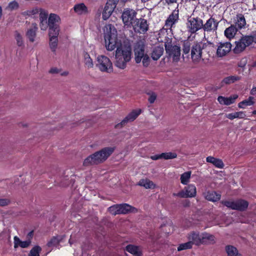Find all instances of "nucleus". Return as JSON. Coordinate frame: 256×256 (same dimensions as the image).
I'll return each mask as SVG.
<instances>
[{"label": "nucleus", "instance_id": "nucleus-4", "mask_svg": "<svg viewBox=\"0 0 256 256\" xmlns=\"http://www.w3.org/2000/svg\"><path fill=\"white\" fill-rule=\"evenodd\" d=\"M60 17L55 14H50L48 18V36H58L60 32Z\"/></svg>", "mask_w": 256, "mask_h": 256}, {"label": "nucleus", "instance_id": "nucleus-57", "mask_svg": "<svg viewBox=\"0 0 256 256\" xmlns=\"http://www.w3.org/2000/svg\"><path fill=\"white\" fill-rule=\"evenodd\" d=\"M252 36L253 40V42L256 44V30L252 32V34H250Z\"/></svg>", "mask_w": 256, "mask_h": 256}, {"label": "nucleus", "instance_id": "nucleus-16", "mask_svg": "<svg viewBox=\"0 0 256 256\" xmlns=\"http://www.w3.org/2000/svg\"><path fill=\"white\" fill-rule=\"evenodd\" d=\"M218 23L214 18L210 17L204 24L203 23L202 30L206 32H215L218 29Z\"/></svg>", "mask_w": 256, "mask_h": 256}, {"label": "nucleus", "instance_id": "nucleus-63", "mask_svg": "<svg viewBox=\"0 0 256 256\" xmlns=\"http://www.w3.org/2000/svg\"><path fill=\"white\" fill-rule=\"evenodd\" d=\"M252 114L253 115H256V110L252 112Z\"/></svg>", "mask_w": 256, "mask_h": 256}, {"label": "nucleus", "instance_id": "nucleus-10", "mask_svg": "<svg viewBox=\"0 0 256 256\" xmlns=\"http://www.w3.org/2000/svg\"><path fill=\"white\" fill-rule=\"evenodd\" d=\"M196 194V186L194 184H190L180 192L177 193H173L172 196L174 197L188 198L194 197Z\"/></svg>", "mask_w": 256, "mask_h": 256}, {"label": "nucleus", "instance_id": "nucleus-2", "mask_svg": "<svg viewBox=\"0 0 256 256\" xmlns=\"http://www.w3.org/2000/svg\"><path fill=\"white\" fill-rule=\"evenodd\" d=\"M115 150V146L104 147L86 158L84 160L83 166H89L102 164L112 154Z\"/></svg>", "mask_w": 256, "mask_h": 256}, {"label": "nucleus", "instance_id": "nucleus-55", "mask_svg": "<svg viewBox=\"0 0 256 256\" xmlns=\"http://www.w3.org/2000/svg\"><path fill=\"white\" fill-rule=\"evenodd\" d=\"M165 1V3L168 5H170L174 4L177 3L178 0H164Z\"/></svg>", "mask_w": 256, "mask_h": 256}, {"label": "nucleus", "instance_id": "nucleus-64", "mask_svg": "<svg viewBox=\"0 0 256 256\" xmlns=\"http://www.w3.org/2000/svg\"><path fill=\"white\" fill-rule=\"evenodd\" d=\"M23 126H26L27 125L26 124H20Z\"/></svg>", "mask_w": 256, "mask_h": 256}, {"label": "nucleus", "instance_id": "nucleus-19", "mask_svg": "<svg viewBox=\"0 0 256 256\" xmlns=\"http://www.w3.org/2000/svg\"><path fill=\"white\" fill-rule=\"evenodd\" d=\"M188 238L190 242H192V245L200 246L202 244V234H200L198 232H192L188 234Z\"/></svg>", "mask_w": 256, "mask_h": 256}, {"label": "nucleus", "instance_id": "nucleus-42", "mask_svg": "<svg viewBox=\"0 0 256 256\" xmlns=\"http://www.w3.org/2000/svg\"><path fill=\"white\" fill-rule=\"evenodd\" d=\"M160 156L162 159L166 160L174 159L177 157V154L172 152H162L160 154Z\"/></svg>", "mask_w": 256, "mask_h": 256}, {"label": "nucleus", "instance_id": "nucleus-15", "mask_svg": "<svg viewBox=\"0 0 256 256\" xmlns=\"http://www.w3.org/2000/svg\"><path fill=\"white\" fill-rule=\"evenodd\" d=\"M144 44L142 42H137L134 46L135 60L137 64L140 63L144 54Z\"/></svg>", "mask_w": 256, "mask_h": 256}, {"label": "nucleus", "instance_id": "nucleus-61", "mask_svg": "<svg viewBox=\"0 0 256 256\" xmlns=\"http://www.w3.org/2000/svg\"><path fill=\"white\" fill-rule=\"evenodd\" d=\"M2 16V10L1 6H0V19L1 18Z\"/></svg>", "mask_w": 256, "mask_h": 256}, {"label": "nucleus", "instance_id": "nucleus-32", "mask_svg": "<svg viewBox=\"0 0 256 256\" xmlns=\"http://www.w3.org/2000/svg\"><path fill=\"white\" fill-rule=\"evenodd\" d=\"M254 97L249 96L248 99L244 100L238 104V107L240 108H245L247 106H251L254 104Z\"/></svg>", "mask_w": 256, "mask_h": 256}, {"label": "nucleus", "instance_id": "nucleus-60", "mask_svg": "<svg viewBox=\"0 0 256 256\" xmlns=\"http://www.w3.org/2000/svg\"><path fill=\"white\" fill-rule=\"evenodd\" d=\"M74 242V240H72V236H71L69 240V243L71 245Z\"/></svg>", "mask_w": 256, "mask_h": 256}, {"label": "nucleus", "instance_id": "nucleus-6", "mask_svg": "<svg viewBox=\"0 0 256 256\" xmlns=\"http://www.w3.org/2000/svg\"><path fill=\"white\" fill-rule=\"evenodd\" d=\"M203 26V20L200 18L189 17L188 18L186 27L188 32L191 34H196L198 30L202 29Z\"/></svg>", "mask_w": 256, "mask_h": 256}, {"label": "nucleus", "instance_id": "nucleus-52", "mask_svg": "<svg viewBox=\"0 0 256 256\" xmlns=\"http://www.w3.org/2000/svg\"><path fill=\"white\" fill-rule=\"evenodd\" d=\"M40 29L42 30H45L48 27V22H42V21H40Z\"/></svg>", "mask_w": 256, "mask_h": 256}, {"label": "nucleus", "instance_id": "nucleus-56", "mask_svg": "<svg viewBox=\"0 0 256 256\" xmlns=\"http://www.w3.org/2000/svg\"><path fill=\"white\" fill-rule=\"evenodd\" d=\"M49 72L51 74H58V70L56 68H52Z\"/></svg>", "mask_w": 256, "mask_h": 256}, {"label": "nucleus", "instance_id": "nucleus-38", "mask_svg": "<svg viewBox=\"0 0 256 256\" xmlns=\"http://www.w3.org/2000/svg\"><path fill=\"white\" fill-rule=\"evenodd\" d=\"M114 10L109 8L106 7V6H104V10L102 12V18L103 20H108L111 14H112V12H114Z\"/></svg>", "mask_w": 256, "mask_h": 256}, {"label": "nucleus", "instance_id": "nucleus-21", "mask_svg": "<svg viewBox=\"0 0 256 256\" xmlns=\"http://www.w3.org/2000/svg\"><path fill=\"white\" fill-rule=\"evenodd\" d=\"M216 242V238L213 234L206 232L202 233V244H212Z\"/></svg>", "mask_w": 256, "mask_h": 256}, {"label": "nucleus", "instance_id": "nucleus-14", "mask_svg": "<svg viewBox=\"0 0 256 256\" xmlns=\"http://www.w3.org/2000/svg\"><path fill=\"white\" fill-rule=\"evenodd\" d=\"M170 47L165 50L166 54L169 57L172 58L174 61H178L180 56V46L179 45H172Z\"/></svg>", "mask_w": 256, "mask_h": 256}, {"label": "nucleus", "instance_id": "nucleus-26", "mask_svg": "<svg viewBox=\"0 0 256 256\" xmlns=\"http://www.w3.org/2000/svg\"><path fill=\"white\" fill-rule=\"evenodd\" d=\"M234 23L236 26L238 30H241L244 28L246 24V20L244 16L242 14H236V18L234 19Z\"/></svg>", "mask_w": 256, "mask_h": 256}, {"label": "nucleus", "instance_id": "nucleus-20", "mask_svg": "<svg viewBox=\"0 0 256 256\" xmlns=\"http://www.w3.org/2000/svg\"><path fill=\"white\" fill-rule=\"evenodd\" d=\"M30 244L31 240H30L22 241L17 236H14V249H16L18 247L24 248H27L30 245Z\"/></svg>", "mask_w": 256, "mask_h": 256}, {"label": "nucleus", "instance_id": "nucleus-47", "mask_svg": "<svg viewBox=\"0 0 256 256\" xmlns=\"http://www.w3.org/2000/svg\"><path fill=\"white\" fill-rule=\"evenodd\" d=\"M119 0H108L105 6L115 9Z\"/></svg>", "mask_w": 256, "mask_h": 256}, {"label": "nucleus", "instance_id": "nucleus-24", "mask_svg": "<svg viewBox=\"0 0 256 256\" xmlns=\"http://www.w3.org/2000/svg\"><path fill=\"white\" fill-rule=\"evenodd\" d=\"M73 9L78 15L86 14L88 12V7L83 2L76 4Z\"/></svg>", "mask_w": 256, "mask_h": 256}, {"label": "nucleus", "instance_id": "nucleus-9", "mask_svg": "<svg viewBox=\"0 0 256 256\" xmlns=\"http://www.w3.org/2000/svg\"><path fill=\"white\" fill-rule=\"evenodd\" d=\"M97 66L102 72L110 73L112 72L113 68L111 61L104 56H99L98 57Z\"/></svg>", "mask_w": 256, "mask_h": 256}, {"label": "nucleus", "instance_id": "nucleus-43", "mask_svg": "<svg viewBox=\"0 0 256 256\" xmlns=\"http://www.w3.org/2000/svg\"><path fill=\"white\" fill-rule=\"evenodd\" d=\"M41 250V248L39 246H36L30 250L28 256H40V253Z\"/></svg>", "mask_w": 256, "mask_h": 256}, {"label": "nucleus", "instance_id": "nucleus-17", "mask_svg": "<svg viewBox=\"0 0 256 256\" xmlns=\"http://www.w3.org/2000/svg\"><path fill=\"white\" fill-rule=\"evenodd\" d=\"M232 45L230 42L220 44L216 50V55L218 57H222L226 55L232 50Z\"/></svg>", "mask_w": 256, "mask_h": 256}, {"label": "nucleus", "instance_id": "nucleus-49", "mask_svg": "<svg viewBox=\"0 0 256 256\" xmlns=\"http://www.w3.org/2000/svg\"><path fill=\"white\" fill-rule=\"evenodd\" d=\"M172 38H168V36H166L164 39V47L165 50L166 48H170V46H172Z\"/></svg>", "mask_w": 256, "mask_h": 256}, {"label": "nucleus", "instance_id": "nucleus-45", "mask_svg": "<svg viewBox=\"0 0 256 256\" xmlns=\"http://www.w3.org/2000/svg\"><path fill=\"white\" fill-rule=\"evenodd\" d=\"M19 7L18 2L15 0L10 2L6 8V10L10 11L17 10Z\"/></svg>", "mask_w": 256, "mask_h": 256}, {"label": "nucleus", "instance_id": "nucleus-40", "mask_svg": "<svg viewBox=\"0 0 256 256\" xmlns=\"http://www.w3.org/2000/svg\"><path fill=\"white\" fill-rule=\"evenodd\" d=\"M240 79V77L236 76H231L225 78L223 80V82L226 84H230L233 83L236 81L239 80Z\"/></svg>", "mask_w": 256, "mask_h": 256}, {"label": "nucleus", "instance_id": "nucleus-31", "mask_svg": "<svg viewBox=\"0 0 256 256\" xmlns=\"http://www.w3.org/2000/svg\"><path fill=\"white\" fill-rule=\"evenodd\" d=\"M126 250L127 252L132 254L134 256H141L142 250L138 246L129 244L126 246Z\"/></svg>", "mask_w": 256, "mask_h": 256}, {"label": "nucleus", "instance_id": "nucleus-29", "mask_svg": "<svg viewBox=\"0 0 256 256\" xmlns=\"http://www.w3.org/2000/svg\"><path fill=\"white\" fill-rule=\"evenodd\" d=\"M206 162L212 164L216 167L219 168H222L224 167V164L222 160L209 156L206 158Z\"/></svg>", "mask_w": 256, "mask_h": 256}, {"label": "nucleus", "instance_id": "nucleus-41", "mask_svg": "<svg viewBox=\"0 0 256 256\" xmlns=\"http://www.w3.org/2000/svg\"><path fill=\"white\" fill-rule=\"evenodd\" d=\"M84 64L88 68H92L94 66L92 60L90 58V54L88 52L84 54Z\"/></svg>", "mask_w": 256, "mask_h": 256}, {"label": "nucleus", "instance_id": "nucleus-46", "mask_svg": "<svg viewBox=\"0 0 256 256\" xmlns=\"http://www.w3.org/2000/svg\"><path fill=\"white\" fill-rule=\"evenodd\" d=\"M108 208H135L134 207L130 206V204L126 203L120 204H116L109 206Z\"/></svg>", "mask_w": 256, "mask_h": 256}, {"label": "nucleus", "instance_id": "nucleus-35", "mask_svg": "<svg viewBox=\"0 0 256 256\" xmlns=\"http://www.w3.org/2000/svg\"><path fill=\"white\" fill-rule=\"evenodd\" d=\"M138 185L144 187L146 188L154 189L156 188V184L151 180L148 179H142L138 182Z\"/></svg>", "mask_w": 256, "mask_h": 256}, {"label": "nucleus", "instance_id": "nucleus-23", "mask_svg": "<svg viewBox=\"0 0 256 256\" xmlns=\"http://www.w3.org/2000/svg\"><path fill=\"white\" fill-rule=\"evenodd\" d=\"M38 29L37 24L36 23H33L32 27L26 32V36L30 42H34Z\"/></svg>", "mask_w": 256, "mask_h": 256}, {"label": "nucleus", "instance_id": "nucleus-8", "mask_svg": "<svg viewBox=\"0 0 256 256\" xmlns=\"http://www.w3.org/2000/svg\"><path fill=\"white\" fill-rule=\"evenodd\" d=\"M132 26L136 33L144 34L148 30L149 24L144 18H135Z\"/></svg>", "mask_w": 256, "mask_h": 256}, {"label": "nucleus", "instance_id": "nucleus-34", "mask_svg": "<svg viewBox=\"0 0 256 256\" xmlns=\"http://www.w3.org/2000/svg\"><path fill=\"white\" fill-rule=\"evenodd\" d=\"M246 115L244 112H235L234 113H230L226 114V118H228L230 120H233L234 118H245Z\"/></svg>", "mask_w": 256, "mask_h": 256}, {"label": "nucleus", "instance_id": "nucleus-1", "mask_svg": "<svg viewBox=\"0 0 256 256\" xmlns=\"http://www.w3.org/2000/svg\"><path fill=\"white\" fill-rule=\"evenodd\" d=\"M104 38L105 46L108 51H112L116 48L115 54V66L121 69H124L126 63L131 59L132 50L130 46L122 47L118 44L117 38V30L111 24L106 25L104 29Z\"/></svg>", "mask_w": 256, "mask_h": 256}, {"label": "nucleus", "instance_id": "nucleus-59", "mask_svg": "<svg viewBox=\"0 0 256 256\" xmlns=\"http://www.w3.org/2000/svg\"><path fill=\"white\" fill-rule=\"evenodd\" d=\"M2 234H6L7 236H8V240H10V235L9 234H8L7 232H2Z\"/></svg>", "mask_w": 256, "mask_h": 256}, {"label": "nucleus", "instance_id": "nucleus-25", "mask_svg": "<svg viewBox=\"0 0 256 256\" xmlns=\"http://www.w3.org/2000/svg\"><path fill=\"white\" fill-rule=\"evenodd\" d=\"M238 30H239L236 28V25L232 24L230 26L225 30L224 32V36L229 40H231L234 38Z\"/></svg>", "mask_w": 256, "mask_h": 256}, {"label": "nucleus", "instance_id": "nucleus-39", "mask_svg": "<svg viewBox=\"0 0 256 256\" xmlns=\"http://www.w3.org/2000/svg\"><path fill=\"white\" fill-rule=\"evenodd\" d=\"M132 209H108L110 214L113 215L117 214H126L129 212Z\"/></svg>", "mask_w": 256, "mask_h": 256}, {"label": "nucleus", "instance_id": "nucleus-33", "mask_svg": "<svg viewBox=\"0 0 256 256\" xmlns=\"http://www.w3.org/2000/svg\"><path fill=\"white\" fill-rule=\"evenodd\" d=\"M49 45L50 50L54 52H55L57 48L58 44V36H48Z\"/></svg>", "mask_w": 256, "mask_h": 256}, {"label": "nucleus", "instance_id": "nucleus-11", "mask_svg": "<svg viewBox=\"0 0 256 256\" xmlns=\"http://www.w3.org/2000/svg\"><path fill=\"white\" fill-rule=\"evenodd\" d=\"M220 203L227 208H248L249 204L247 200L242 198L235 200H222Z\"/></svg>", "mask_w": 256, "mask_h": 256}, {"label": "nucleus", "instance_id": "nucleus-7", "mask_svg": "<svg viewBox=\"0 0 256 256\" xmlns=\"http://www.w3.org/2000/svg\"><path fill=\"white\" fill-rule=\"evenodd\" d=\"M137 12L134 10L129 8H124L122 14V18L125 26L131 27L133 22L136 18Z\"/></svg>", "mask_w": 256, "mask_h": 256}, {"label": "nucleus", "instance_id": "nucleus-3", "mask_svg": "<svg viewBox=\"0 0 256 256\" xmlns=\"http://www.w3.org/2000/svg\"><path fill=\"white\" fill-rule=\"evenodd\" d=\"M182 56H186L188 58L190 56V50L191 58L194 62H198L200 60L202 56V50L204 48L205 44H202L199 42H195L192 46L190 42L188 40L182 42Z\"/></svg>", "mask_w": 256, "mask_h": 256}, {"label": "nucleus", "instance_id": "nucleus-53", "mask_svg": "<svg viewBox=\"0 0 256 256\" xmlns=\"http://www.w3.org/2000/svg\"><path fill=\"white\" fill-rule=\"evenodd\" d=\"M156 95L154 94H152L148 98V102L150 104L154 103L156 99Z\"/></svg>", "mask_w": 256, "mask_h": 256}, {"label": "nucleus", "instance_id": "nucleus-58", "mask_svg": "<svg viewBox=\"0 0 256 256\" xmlns=\"http://www.w3.org/2000/svg\"><path fill=\"white\" fill-rule=\"evenodd\" d=\"M250 94L255 95L256 94V88H252L250 92Z\"/></svg>", "mask_w": 256, "mask_h": 256}, {"label": "nucleus", "instance_id": "nucleus-44", "mask_svg": "<svg viewBox=\"0 0 256 256\" xmlns=\"http://www.w3.org/2000/svg\"><path fill=\"white\" fill-rule=\"evenodd\" d=\"M192 246V242L189 240L188 242L180 244L178 248V250L180 251L184 250L191 248Z\"/></svg>", "mask_w": 256, "mask_h": 256}, {"label": "nucleus", "instance_id": "nucleus-50", "mask_svg": "<svg viewBox=\"0 0 256 256\" xmlns=\"http://www.w3.org/2000/svg\"><path fill=\"white\" fill-rule=\"evenodd\" d=\"M10 200L8 198H0V206H5L8 205Z\"/></svg>", "mask_w": 256, "mask_h": 256}, {"label": "nucleus", "instance_id": "nucleus-51", "mask_svg": "<svg viewBox=\"0 0 256 256\" xmlns=\"http://www.w3.org/2000/svg\"><path fill=\"white\" fill-rule=\"evenodd\" d=\"M40 21L42 22H48V14L45 13L40 12Z\"/></svg>", "mask_w": 256, "mask_h": 256}, {"label": "nucleus", "instance_id": "nucleus-48", "mask_svg": "<svg viewBox=\"0 0 256 256\" xmlns=\"http://www.w3.org/2000/svg\"><path fill=\"white\" fill-rule=\"evenodd\" d=\"M144 66L147 67L150 63V58L147 54H145L142 56V60Z\"/></svg>", "mask_w": 256, "mask_h": 256}, {"label": "nucleus", "instance_id": "nucleus-54", "mask_svg": "<svg viewBox=\"0 0 256 256\" xmlns=\"http://www.w3.org/2000/svg\"><path fill=\"white\" fill-rule=\"evenodd\" d=\"M150 158L152 160H156L159 159H162L160 154H155L150 156Z\"/></svg>", "mask_w": 256, "mask_h": 256}, {"label": "nucleus", "instance_id": "nucleus-22", "mask_svg": "<svg viewBox=\"0 0 256 256\" xmlns=\"http://www.w3.org/2000/svg\"><path fill=\"white\" fill-rule=\"evenodd\" d=\"M238 98V96L236 94L233 95L232 96H230L228 98L224 97L223 96H219L218 98V100L221 104L229 106L234 104Z\"/></svg>", "mask_w": 256, "mask_h": 256}, {"label": "nucleus", "instance_id": "nucleus-13", "mask_svg": "<svg viewBox=\"0 0 256 256\" xmlns=\"http://www.w3.org/2000/svg\"><path fill=\"white\" fill-rule=\"evenodd\" d=\"M179 20V10L176 8L168 16L165 21L164 26L166 29H170L174 25L178 22Z\"/></svg>", "mask_w": 256, "mask_h": 256}, {"label": "nucleus", "instance_id": "nucleus-27", "mask_svg": "<svg viewBox=\"0 0 256 256\" xmlns=\"http://www.w3.org/2000/svg\"><path fill=\"white\" fill-rule=\"evenodd\" d=\"M64 238V236H57L52 237L48 242L47 245L48 247H58L60 242H62Z\"/></svg>", "mask_w": 256, "mask_h": 256}, {"label": "nucleus", "instance_id": "nucleus-36", "mask_svg": "<svg viewBox=\"0 0 256 256\" xmlns=\"http://www.w3.org/2000/svg\"><path fill=\"white\" fill-rule=\"evenodd\" d=\"M14 36L17 46L19 47L24 46V42L22 34L18 30H16L14 32Z\"/></svg>", "mask_w": 256, "mask_h": 256}, {"label": "nucleus", "instance_id": "nucleus-37", "mask_svg": "<svg viewBox=\"0 0 256 256\" xmlns=\"http://www.w3.org/2000/svg\"><path fill=\"white\" fill-rule=\"evenodd\" d=\"M191 176V172L188 171L183 173L180 176V182L183 184H187L190 180Z\"/></svg>", "mask_w": 256, "mask_h": 256}, {"label": "nucleus", "instance_id": "nucleus-30", "mask_svg": "<svg viewBox=\"0 0 256 256\" xmlns=\"http://www.w3.org/2000/svg\"><path fill=\"white\" fill-rule=\"evenodd\" d=\"M225 250L227 256H241L237 248L233 246H226L225 248Z\"/></svg>", "mask_w": 256, "mask_h": 256}, {"label": "nucleus", "instance_id": "nucleus-12", "mask_svg": "<svg viewBox=\"0 0 256 256\" xmlns=\"http://www.w3.org/2000/svg\"><path fill=\"white\" fill-rule=\"evenodd\" d=\"M141 110H133L120 123L115 126L116 128H118L125 126L128 122H132L140 114Z\"/></svg>", "mask_w": 256, "mask_h": 256}, {"label": "nucleus", "instance_id": "nucleus-62", "mask_svg": "<svg viewBox=\"0 0 256 256\" xmlns=\"http://www.w3.org/2000/svg\"><path fill=\"white\" fill-rule=\"evenodd\" d=\"M68 74V72H63L62 74L63 76H66Z\"/></svg>", "mask_w": 256, "mask_h": 256}, {"label": "nucleus", "instance_id": "nucleus-28", "mask_svg": "<svg viewBox=\"0 0 256 256\" xmlns=\"http://www.w3.org/2000/svg\"><path fill=\"white\" fill-rule=\"evenodd\" d=\"M164 48L160 46H157L154 48L151 57L154 60H157L164 53Z\"/></svg>", "mask_w": 256, "mask_h": 256}, {"label": "nucleus", "instance_id": "nucleus-18", "mask_svg": "<svg viewBox=\"0 0 256 256\" xmlns=\"http://www.w3.org/2000/svg\"><path fill=\"white\" fill-rule=\"evenodd\" d=\"M205 198L212 202H216L220 200L221 194L216 191H207L204 194Z\"/></svg>", "mask_w": 256, "mask_h": 256}, {"label": "nucleus", "instance_id": "nucleus-5", "mask_svg": "<svg viewBox=\"0 0 256 256\" xmlns=\"http://www.w3.org/2000/svg\"><path fill=\"white\" fill-rule=\"evenodd\" d=\"M253 40L250 35H242L238 41L235 42L236 46L233 49L234 52L238 54L244 52L246 47L252 44Z\"/></svg>", "mask_w": 256, "mask_h": 256}]
</instances>
